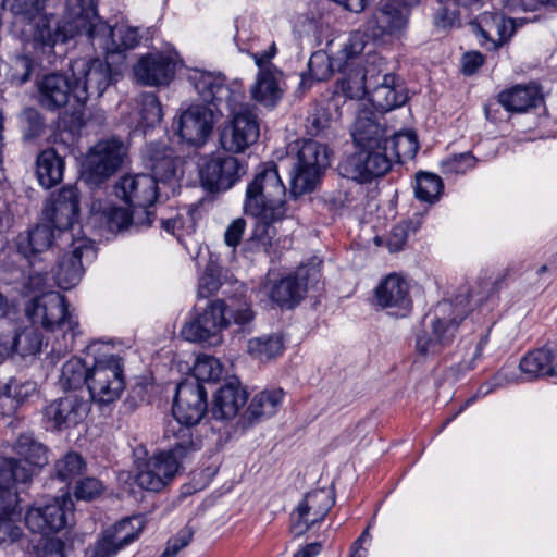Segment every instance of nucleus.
I'll return each mask as SVG.
<instances>
[{
    "instance_id": "nucleus-1",
    "label": "nucleus",
    "mask_w": 557,
    "mask_h": 557,
    "mask_svg": "<svg viewBox=\"0 0 557 557\" xmlns=\"http://www.w3.org/2000/svg\"><path fill=\"white\" fill-rule=\"evenodd\" d=\"M286 187L276 164L265 163L257 169L248 184L244 210L256 219L251 240L268 251L277 235L275 224L286 215Z\"/></svg>"
},
{
    "instance_id": "nucleus-2",
    "label": "nucleus",
    "mask_w": 557,
    "mask_h": 557,
    "mask_svg": "<svg viewBox=\"0 0 557 557\" xmlns=\"http://www.w3.org/2000/svg\"><path fill=\"white\" fill-rule=\"evenodd\" d=\"M207 392L196 380H185L177 385L173 404L175 419L170 421L164 431V437L176 443V450L189 453L197 448L193 441L190 426L196 425L207 412Z\"/></svg>"
},
{
    "instance_id": "nucleus-3",
    "label": "nucleus",
    "mask_w": 557,
    "mask_h": 557,
    "mask_svg": "<svg viewBox=\"0 0 557 557\" xmlns=\"http://www.w3.org/2000/svg\"><path fill=\"white\" fill-rule=\"evenodd\" d=\"M330 164L326 145L307 139L301 141L293 164L290 193L297 197L311 191Z\"/></svg>"
},
{
    "instance_id": "nucleus-4",
    "label": "nucleus",
    "mask_w": 557,
    "mask_h": 557,
    "mask_svg": "<svg viewBox=\"0 0 557 557\" xmlns=\"http://www.w3.org/2000/svg\"><path fill=\"white\" fill-rule=\"evenodd\" d=\"M123 368V359L117 355L95 360L88 377V391L94 401L110 404L121 396L125 388Z\"/></svg>"
},
{
    "instance_id": "nucleus-5",
    "label": "nucleus",
    "mask_w": 557,
    "mask_h": 557,
    "mask_svg": "<svg viewBox=\"0 0 557 557\" xmlns=\"http://www.w3.org/2000/svg\"><path fill=\"white\" fill-rule=\"evenodd\" d=\"M172 448L153 455L148 459L137 458L135 461L136 484L148 492H161L176 475L180 468V458L187 453L176 450V443L172 444Z\"/></svg>"
},
{
    "instance_id": "nucleus-6",
    "label": "nucleus",
    "mask_w": 557,
    "mask_h": 557,
    "mask_svg": "<svg viewBox=\"0 0 557 557\" xmlns=\"http://www.w3.org/2000/svg\"><path fill=\"white\" fill-rule=\"evenodd\" d=\"M127 156L126 145L119 138L99 140L87 152L84 161L86 180L99 185L110 178L123 165Z\"/></svg>"
},
{
    "instance_id": "nucleus-7",
    "label": "nucleus",
    "mask_w": 557,
    "mask_h": 557,
    "mask_svg": "<svg viewBox=\"0 0 557 557\" xmlns=\"http://www.w3.org/2000/svg\"><path fill=\"white\" fill-rule=\"evenodd\" d=\"M383 65V59L370 52L361 61L348 64L344 69L343 78L337 83L333 100L337 101L341 97L362 99L369 94L372 83L380 79Z\"/></svg>"
},
{
    "instance_id": "nucleus-8",
    "label": "nucleus",
    "mask_w": 557,
    "mask_h": 557,
    "mask_svg": "<svg viewBox=\"0 0 557 557\" xmlns=\"http://www.w3.org/2000/svg\"><path fill=\"white\" fill-rule=\"evenodd\" d=\"M74 79L73 98L84 104L91 96L99 98L115 82V73L108 62L100 59L75 60L71 64Z\"/></svg>"
},
{
    "instance_id": "nucleus-9",
    "label": "nucleus",
    "mask_w": 557,
    "mask_h": 557,
    "mask_svg": "<svg viewBox=\"0 0 557 557\" xmlns=\"http://www.w3.org/2000/svg\"><path fill=\"white\" fill-rule=\"evenodd\" d=\"M466 310L459 305H454L451 301L444 300L438 302L433 317L426 315L430 319L432 334L419 335L417 338V349L421 354H435L447 345L459 325L465 319Z\"/></svg>"
},
{
    "instance_id": "nucleus-10",
    "label": "nucleus",
    "mask_w": 557,
    "mask_h": 557,
    "mask_svg": "<svg viewBox=\"0 0 557 557\" xmlns=\"http://www.w3.org/2000/svg\"><path fill=\"white\" fill-rule=\"evenodd\" d=\"M275 54L274 42H271L267 50L251 53L259 69L257 79L250 89L251 96L267 107H274L282 99L285 90L283 72L271 63Z\"/></svg>"
},
{
    "instance_id": "nucleus-11",
    "label": "nucleus",
    "mask_w": 557,
    "mask_h": 557,
    "mask_svg": "<svg viewBox=\"0 0 557 557\" xmlns=\"http://www.w3.org/2000/svg\"><path fill=\"white\" fill-rule=\"evenodd\" d=\"M222 299L210 301L200 312L186 321L181 330L184 339L190 343L218 345L222 331L230 326V319L223 315Z\"/></svg>"
},
{
    "instance_id": "nucleus-12",
    "label": "nucleus",
    "mask_w": 557,
    "mask_h": 557,
    "mask_svg": "<svg viewBox=\"0 0 557 557\" xmlns=\"http://www.w3.org/2000/svg\"><path fill=\"white\" fill-rule=\"evenodd\" d=\"M25 311L34 324H40L46 330L64 329V332H73L76 325L67 311L65 297L57 292L34 297L26 305Z\"/></svg>"
},
{
    "instance_id": "nucleus-13",
    "label": "nucleus",
    "mask_w": 557,
    "mask_h": 557,
    "mask_svg": "<svg viewBox=\"0 0 557 557\" xmlns=\"http://www.w3.org/2000/svg\"><path fill=\"white\" fill-rule=\"evenodd\" d=\"M228 109L232 119L222 132L221 144L226 151L243 152L258 140L259 123L256 114L243 101Z\"/></svg>"
},
{
    "instance_id": "nucleus-14",
    "label": "nucleus",
    "mask_w": 557,
    "mask_h": 557,
    "mask_svg": "<svg viewBox=\"0 0 557 557\" xmlns=\"http://www.w3.org/2000/svg\"><path fill=\"white\" fill-rule=\"evenodd\" d=\"M67 21L63 35H125L136 29L110 26L97 15L95 0H66Z\"/></svg>"
},
{
    "instance_id": "nucleus-15",
    "label": "nucleus",
    "mask_w": 557,
    "mask_h": 557,
    "mask_svg": "<svg viewBox=\"0 0 557 557\" xmlns=\"http://www.w3.org/2000/svg\"><path fill=\"white\" fill-rule=\"evenodd\" d=\"M146 166L150 169L156 184L162 187L165 197L174 194L182 175L181 159L163 144H149L145 149Z\"/></svg>"
},
{
    "instance_id": "nucleus-16",
    "label": "nucleus",
    "mask_w": 557,
    "mask_h": 557,
    "mask_svg": "<svg viewBox=\"0 0 557 557\" xmlns=\"http://www.w3.org/2000/svg\"><path fill=\"white\" fill-rule=\"evenodd\" d=\"M178 63L180 58L175 51L147 53L134 65V77L144 86H168L175 76Z\"/></svg>"
},
{
    "instance_id": "nucleus-17",
    "label": "nucleus",
    "mask_w": 557,
    "mask_h": 557,
    "mask_svg": "<svg viewBox=\"0 0 557 557\" xmlns=\"http://www.w3.org/2000/svg\"><path fill=\"white\" fill-rule=\"evenodd\" d=\"M246 173V168L232 156H212L200 165L201 185L211 193L230 189Z\"/></svg>"
},
{
    "instance_id": "nucleus-18",
    "label": "nucleus",
    "mask_w": 557,
    "mask_h": 557,
    "mask_svg": "<svg viewBox=\"0 0 557 557\" xmlns=\"http://www.w3.org/2000/svg\"><path fill=\"white\" fill-rule=\"evenodd\" d=\"M115 195L133 208H141L139 213L147 215L150 222L149 207L154 203L159 195L163 194L162 187L156 184V180L149 174L124 175L115 184Z\"/></svg>"
},
{
    "instance_id": "nucleus-19",
    "label": "nucleus",
    "mask_w": 557,
    "mask_h": 557,
    "mask_svg": "<svg viewBox=\"0 0 557 557\" xmlns=\"http://www.w3.org/2000/svg\"><path fill=\"white\" fill-rule=\"evenodd\" d=\"M90 404L76 393L52 400L44 410V420L53 431L76 426L88 416Z\"/></svg>"
},
{
    "instance_id": "nucleus-20",
    "label": "nucleus",
    "mask_w": 557,
    "mask_h": 557,
    "mask_svg": "<svg viewBox=\"0 0 557 557\" xmlns=\"http://www.w3.org/2000/svg\"><path fill=\"white\" fill-rule=\"evenodd\" d=\"M72 503L62 497L47 505H34L25 515V524L33 532L42 535L55 533L69 523Z\"/></svg>"
},
{
    "instance_id": "nucleus-21",
    "label": "nucleus",
    "mask_w": 557,
    "mask_h": 557,
    "mask_svg": "<svg viewBox=\"0 0 557 557\" xmlns=\"http://www.w3.org/2000/svg\"><path fill=\"white\" fill-rule=\"evenodd\" d=\"M33 473L14 458L0 457V521H10L16 515L18 504L15 483H26Z\"/></svg>"
},
{
    "instance_id": "nucleus-22",
    "label": "nucleus",
    "mask_w": 557,
    "mask_h": 557,
    "mask_svg": "<svg viewBox=\"0 0 557 557\" xmlns=\"http://www.w3.org/2000/svg\"><path fill=\"white\" fill-rule=\"evenodd\" d=\"M341 176L358 183H368L389 170L388 159L379 150L359 149L337 166Z\"/></svg>"
},
{
    "instance_id": "nucleus-23",
    "label": "nucleus",
    "mask_w": 557,
    "mask_h": 557,
    "mask_svg": "<svg viewBox=\"0 0 557 557\" xmlns=\"http://www.w3.org/2000/svg\"><path fill=\"white\" fill-rule=\"evenodd\" d=\"M335 503L330 488L309 492L292 515V529L296 535L307 532L314 523L322 521Z\"/></svg>"
},
{
    "instance_id": "nucleus-24",
    "label": "nucleus",
    "mask_w": 557,
    "mask_h": 557,
    "mask_svg": "<svg viewBox=\"0 0 557 557\" xmlns=\"http://www.w3.org/2000/svg\"><path fill=\"white\" fill-rule=\"evenodd\" d=\"M214 123V114L210 108L194 104L180 114L176 132L187 144L200 147L208 140Z\"/></svg>"
},
{
    "instance_id": "nucleus-25",
    "label": "nucleus",
    "mask_w": 557,
    "mask_h": 557,
    "mask_svg": "<svg viewBox=\"0 0 557 557\" xmlns=\"http://www.w3.org/2000/svg\"><path fill=\"white\" fill-rule=\"evenodd\" d=\"M189 81L205 102L218 103L225 101L230 108L233 104H239L244 99V94L238 89L228 87L225 84V78L220 74L195 70L189 75Z\"/></svg>"
},
{
    "instance_id": "nucleus-26",
    "label": "nucleus",
    "mask_w": 557,
    "mask_h": 557,
    "mask_svg": "<svg viewBox=\"0 0 557 557\" xmlns=\"http://www.w3.org/2000/svg\"><path fill=\"white\" fill-rule=\"evenodd\" d=\"M143 527L139 518H131L124 519L112 528L107 529L96 542L92 557L114 556L120 549L137 539Z\"/></svg>"
},
{
    "instance_id": "nucleus-27",
    "label": "nucleus",
    "mask_w": 557,
    "mask_h": 557,
    "mask_svg": "<svg viewBox=\"0 0 557 557\" xmlns=\"http://www.w3.org/2000/svg\"><path fill=\"white\" fill-rule=\"evenodd\" d=\"M78 212V194L74 186L62 187L44 209L48 221L58 230L70 228L76 221Z\"/></svg>"
},
{
    "instance_id": "nucleus-28",
    "label": "nucleus",
    "mask_w": 557,
    "mask_h": 557,
    "mask_svg": "<svg viewBox=\"0 0 557 557\" xmlns=\"http://www.w3.org/2000/svg\"><path fill=\"white\" fill-rule=\"evenodd\" d=\"M368 96L372 106L383 112L398 108L408 100L401 81L394 74L384 73L383 67L380 79L372 83Z\"/></svg>"
},
{
    "instance_id": "nucleus-29",
    "label": "nucleus",
    "mask_w": 557,
    "mask_h": 557,
    "mask_svg": "<svg viewBox=\"0 0 557 557\" xmlns=\"http://www.w3.org/2000/svg\"><path fill=\"white\" fill-rule=\"evenodd\" d=\"M377 304L394 309L395 315H406L411 308L407 282L397 274H391L375 289Z\"/></svg>"
},
{
    "instance_id": "nucleus-30",
    "label": "nucleus",
    "mask_w": 557,
    "mask_h": 557,
    "mask_svg": "<svg viewBox=\"0 0 557 557\" xmlns=\"http://www.w3.org/2000/svg\"><path fill=\"white\" fill-rule=\"evenodd\" d=\"M42 336L35 326H27L11 334H0V359H7L13 354L21 357L33 356L40 351Z\"/></svg>"
},
{
    "instance_id": "nucleus-31",
    "label": "nucleus",
    "mask_w": 557,
    "mask_h": 557,
    "mask_svg": "<svg viewBox=\"0 0 557 557\" xmlns=\"http://www.w3.org/2000/svg\"><path fill=\"white\" fill-rule=\"evenodd\" d=\"M73 89L74 81L71 82L67 76L49 74L38 83V99L44 108L52 111L67 103Z\"/></svg>"
},
{
    "instance_id": "nucleus-32",
    "label": "nucleus",
    "mask_w": 557,
    "mask_h": 557,
    "mask_svg": "<svg viewBox=\"0 0 557 557\" xmlns=\"http://www.w3.org/2000/svg\"><path fill=\"white\" fill-rule=\"evenodd\" d=\"M88 250L85 245L78 244L71 251L62 253L52 270L55 284L62 289H71L76 286L83 276L84 269L82 257Z\"/></svg>"
},
{
    "instance_id": "nucleus-33",
    "label": "nucleus",
    "mask_w": 557,
    "mask_h": 557,
    "mask_svg": "<svg viewBox=\"0 0 557 557\" xmlns=\"http://www.w3.org/2000/svg\"><path fill=\"white\" fill-rule=\"evenodd\" d=\"M247 401V394L236 379L222 385L214 397L212 414L215 419L224 420L235 417Z\"/></svg>"
},
{
    "instance_id": "nucleus-34",
    "label": "nucleus",
    "mask_w": 557,
    "mask_h": 557,
    "mask_svg": "<svg viewBox=\"0 0 557 557\" xmlns=\"http://www.w3.org/2000/svg\"><path fill=\"white\" fill-rule=\"evenodd\" d=\"M351 135L356 146L368 151H382L384 140H386L385 129L373 119L371 113L358 115Z\"/></svg>"
},
{
    "instance_id": "nucleus-35",
    "label": "nucleus",
    "mask_w": 557,
    "mask_h": 557,
    "mask_svg": "<svg viewBox=\"0 0 557 557\" xmlns=\"http://www.w3.org/2000/svg\"><path fill=\"white\" fill-rule=\"evenodd\" d=\"M370 23L373 25L372 30L382 34L403 32L408 24V11L397 1L387 0L380 4Z\"/></svg>"
},
{
    "instance_id": "nucleus-36",
    "label": "nucleus",
    "mask_w": 557,
    "mask_h": 557,
    "mask_svg": "<svg viewBox=\"0 0 557 557\" xmlns=\"http://www.w3.org/2000/svg\"><path fill=\"white\" fill-rule=\"evenodd\" d=\"M53 225L37 224L17 236V250L26 258L35 257L48 250L53 243Z\"/></svg>"
},
{
    "instance_id": "nucleus-37",
    "label": "nucleus",
    "mask_w": 557,
    "mask_h": 557,
    "mask_svg": "<svg viewBox=\"0 0 557 557\" xmlns=\"http://www.w3.org/2000/svg\"><path fill=\"white\" fill-rule=\"evenodd\" d=\"M541 100L539 89L532 85H517L498 95L499 103L507 111L516 113L536 107Z\"/></svg>"
},
{
    "instance_id": "nucleus-38",
    "label": "nucleus",
    "mask_w": 557,
    "mask_h": 557,
    "mask_svg": "<svg viewBox=\"0 0 557 557\" xmlns=\"http://www.w3.org/2000/svg\"><path fill=\"white\" fill-rule=\"evenodd\" d=\"M418 149V139L413 133H398L384 140L381 153L388 159L391 168L393 162L412 160Z\"/></svg>"
},
{
    "instance_id": "nucleus-39",
    "label": "nucleus",
    "mask_w": 557,
    "mask_h": 557,
    "mask_svg": "<svg viewBox=\"0 0 557 557\" xmlns=\"http://www.w3.org/2000/svg\"><path fill=\"white\" fill-rule=\"evenodd\" d=\"M36 173L40 185L51 188L63 177L64 162L54 149H46L37 157Z\"/></svg>"
},
{
    "instance_id": "nucleus-40",
    "label": "nucleus",
    "mask_w": 557,
    "mask_h": 557,
    "mask_svg": "<svg viewBox=\"0 0 557 557\" xmlns=\"http://www.w3.org/2000/svg\"><path fill=\"white\" fill-rule=\"evenodd\" d=\"M306 293V284L300 278V272L297 275H288L281 278L273 285L270 297L280 306L289 308L299 304Z\"/></svg>"
},
{
    "instance_id": "nucleus-41",
    "label": "nucleus",
    "mask_w": 557,
    "mask_h": 557,
    "mask_svg": "<svg viewBox=\"0 0 557 557\" xmlns=\"http://www.w3.org/2000/svg\"><path fill=\"white\" fill-rule=\"evenodd\" d=\"M364 48L363 37H333L326 44V49L336 62L337 70H341L348 60L360 54Z\"/></svg>"
},
{
    "instance_id": "nucleus-42",
    "label": "nucleus",
    "mask_w": 557,
    "mask_h": 557,
    "mask_svg": "<svg viewBox=\"0 0 557 557\" xmlns=\"http://www.w3.org/2000/svg\"><path fill=\"white\" fill-rule=\"evenodd\" d=\"M527 23L523 20L506 17L502 14L484 13L475 23L481 35H488L492 30L498 35H513L522 32Z\"/></svg>"
},
{
    "instance_id": "nucleus-43",
    "label": "nucleus",
    "mask_w": 557,
    "mask_h": 557,
    "mask_svg": "<svg viewBox=\"0 0 557 557\" xmlns=\"http://www.w3.org/2000/svg\"><path fill=\"white\" fill-rule=\"evenodd\" d=\"M14 451L26 462L35 467H44L48 463V450L33 434H21L14 444Z\"/></svg>"
},
{
    "instance_id": "nucleus-44",
    "label": "nucleus",
    "mask_w": 557,
    "mask_h": 557,
    "mask_svg": "<svg viewBox=\"0 0 557 557\" xmlns=\"http://www.w3.org/2000/svg\"><path fill=\"white\" fill-rule=\"evenodd\" d=\"M284 391L282 388L265 389L257 394L249 407L248 412L251 418L260 419L275 414L282 404Z\"/></svg>"
},
{
    "instance_id": "nucleus-45",
    "label": "nucleus",
    "mask_w": 557,
    "mask_h": 557,
    "mask_svg": "<svg viewBox=\"0 0 557 557\" xmlns=\"http://www.w3.org/2000/svg\"><path fill=\"white\" fill-rule=\"evenodd\" d=\"M553 356L549 350L536 349L528 354L520 361L521 371L529 379H537L545 375H554Z\"/></svg>"
},
{
    "instance_id": "nucleus-46",
    "label": "nucleus",
    "mask_w": 557,
    "mask_h": 557,
    "mask_svg": "<svg viewBox=\"0 0 557 557\" xmlns=\"http://www.w3.org/2000/svg\"><path fill=\"white\" fill-rule=\"evenodd\" d=\"M223 315L230 319V325L235 324L240 329L248 326L255 320L251 305L244 298L231 297L222 299Z\"/></svg>"
},
{
    "instance_id": "nucleus-47",
    "label": "nucleus",
    "mask_w": 557,
    "mask_h": 557,
    "mask_svg": "<svg viewBox=\"0 0 557 557\" xmlns=\"http://www.w3.org/2000/svg\"><path fill=\"white\" fill-rule=\"evenodd\" d=\"M248 351L261 361L270 360L283 351V338L277 334L252 338L248 343Z\"/></svg>"
},
{
    "instance_id": "nucleus-48",
    "label": "nucleus",
    "mask_w": 557,
    "mask_h": 557,
    "mask_svg": "<svg viewBox=\"0 0 557 557\" xmlns=\"http://www.w3.org/2000/svg\"><path fill=\"white\" fill-rule=\"evenodd\" d=\"M443 189L440 176L432 173H419L416 177V197L425 202L433 203L438 200Z\"/></svg>"
},
{
    "instance_id": "nucleus-49",
    "label": "nucleus",
    "mask_w": 557,
    "mask_h": 557,
    "mask_svg": "<svg viewBox=\"0 0 557 557\" xmlns=\"http://www.w3.org/2000/svg\"><path fill=\"white\" fill-rule=\"evenodd\" d=\"M89 369L79 359L66 361L61 370L60 382L63 387L77 388L83 384L88 386Z\"/></svg>"
},
{
    "instance_id": "nucleus-50",
    "label": "nucleus",
    "mask_w": 557,
    "mask_h": 557,
    "mask_svg": "<svg viewBox=\"0 0 557 557\" xmlns=\"http://www.w3.org/2000/svg\"><path fill=\"white\" fill-rule=\"evenodd\" d=\"M54 468L57 476L60 480L70 482L84 473L86 463L79 454L67 453L55 462Z\"/></svg>"
},
{
    "instance_id": "nucleus-51",
    "label": "nucleus",
    "mask_w": 557,
    "mask_h": 557,
    "mask_svg": "<svg viewBox=\"0 0 557 557\" xmlns=\"http://www.w3.org/2000/svg\"><path fill=\"white\" fill-rule=\"evenodd\" d=\"M459 24L457 0L442 1L434 16V25L438 32L456 30Z\"/></svg>"
},
{
    "instance_id": "nucleus-52",
    "label": "nucleus",
    "mask_w": 557,
    "mask_h": 557,
    "mask_svg": "<svg viewBox=\"0 0 557 557\" xmlns=\"http://www.w3.org/2000/svg\"><path fill=\"white\" fill-rule=\"evenodd\" d=\"M33 60L27 55H17L5 64V77L13 85H22L30 78Z\"/></svg>"
},
{
    "instance_id": "nucleus-53",
    "label": "nucleus",
    "mask_w": 557,
    "mask_h": 557,
    "mask_svg": "<svg viewBox=\"0 0 557 557\" xmlns=\"http://www.w3.org/2000/svg\"><path fill=\"white\" fill-rule=\"evenodd\" d=\"M310 76L318 82L327 79L333 71L337 69L336 62L331 58L326 50L325 52L317 51L311 54L308 62Z\"/></svg>"
},
{
    "instance_id": "nucleus-54",
    "label": "nucleus",
    "mask_w": 557,
    "mask_h": 557,
    "mask_svg": "<svg viewBox=\"0 0 557 557\" xmlns=\"http://www.w3.org/2000/svg\"><path fill=\"white\" fill-rule=\"evenodd\" d=\"M140 123L145 126L152 127L162 119V109L157 96L152 92H145L139 99Z\"/></svg>"
},
{
    "instance_id": "nucleus-55",
    "label": "nucleus",
    "mask_w": 557,
    "mask_h": 557,
    "mask_svg": "<svg viewBox=\"0 0 557 557\" xmlns=\"http://www.w3.org/2000/svg\"><path fill=\"white\" fill-rule=\"evenodd\" d=\"M194 377L199 383L203 381H215L222 374L220 361L211 356L199 357L193 368Z\"/></svg>"
},
{
    "instance_id": "nucleus-56",
    "label": "nucleus",
    "mask_w": 557,
    "mask_h": 557,
    "mask_svg": "<svg viewBox=\"0 0 557 557\" xmlns=\"http://www.w3.org/2000/svg\"><path fill=\"white\" fill-rule=\"evenodd\" d=\"M40 261L41 260H35L29 263L30 270L27 278L23 283L24 289L28 293L42 292L49 286L48 273L42 271V268L39 264Z\"/></svg>"
},
{
    "instance_id": "nucleus-57",
    "label": "nucleus",
    "mask_w": 557,
    "mask_h": 557,
    "mask_svg": "<svg viewBox=\"0 0 557 557\" xmlns=\"http://www.w3.org/2000/svg\"><path fill=\"white\" fill-rule=\"evenodd\" d=\"M102 492L103 485L101 481L88 476L77 482L74 494L78 499L91 500L101 495Z\"/></svg>"
},
{
    "instance_id": "nucleus-58",
    "label": "nucleus",
    "mask_w": 557,
    "mask_h": 557,
    "mask_svg": "<svg viewBox=\"0 0 557 557\" xmlns=\"http://www.w3.org/2000/svg\"><path fill=\"white\" fill-rule=\"evenodd\" d=\"M17 405L23 404L36 389L32 382L10 380L2 388Z\"/></svg>"
},
{
    "instance_id": "nucleus-59",
    "label": "nucleus",
    "mask_w": 557,
    "mask_h": 557,
    "mask_svg": "<svg viewBox=\"0 0 557 557\" xmlns=\"http://www.w3.org/2000/svg\"><path fill=\"white\" fill-rule=\"evenodd\" d=\"M194 534L195 531L191 527H184L174 537L168 541L164 552L168 553L171 557H175L182 549L190 544Z\"/></svg>"
},
{
    "instance_id": "nucleus-60",
    "label": "nucleus",
    "mask_w": 557,
    "mask_h": 557,
    "mask_svg": "<svg viewBox=\"0 0 557 557\" xmlns=\"http://www.w3.org/2000/svg\"><path fill=\"white\" fill-rule=\"evenodd\" d=\"M18 18H40V0H8Z\"/></svg>"
},
{
    "instance_id": "nucleus-61",
    "label": "nucleus",
    "mask_w": 557,
    "mask_h": 557,
    "mask_svg": "<svg viewBox=\"0 0 557 557\" xmlns=\"http://www.w3.org/2000/svg\"><path fill=\"white\" fill-rule=\"evenodd\" d=\"M131 226V213L127 209L112 207L108 212V227L112 232H121Z\"/></svg>"
},
{
    "instance_id": "nucleus-62",
    "label": "nucleus",
    "mask_w": 557,
    "mask_h": 557,
    "mask_svg": "<svg viewBox=\"0 0 557 557\" xmlns=\"http://www.w3.org/2000/svg\"><path fill=\"white\" fill-rule=\"evenodd\" d=\"M101 39L108 54L121 53L138 44L137 37H101Z\"/></svg>"
},
{
    "instance_id": "nucleus-63",
    "label": "nucleus",
    "mask_w": 557,
    "mask_h": 557,
    "mask_svg": "<svg viewBox=\"0 0 557 557\" xmlns=\"http://www.w3.org/2000/svg\"><path fill=\"white\" fill-rule=\"evenodd\" d=\"M246 230V221L243 218L233 220L224 233V242L228 247L236 248Z\"/></svg>"
},
{
    "instance_id": "nucleus-64",
    "label": "nucleus",
    "mask_w": 557,
    "mask_h": 557,
    "mask_svg": "<svg viewBox=\"0 0 557 557\" xmlns=\"http://www.w3.org/2000/svg\"><path fill=\"white\" fill-rule=\"evenodd\" d=\"M221 287L220 280L211 271H206L199 280L198 296L208 298L219 290Z\"/></svg>"
}]
</instances>
